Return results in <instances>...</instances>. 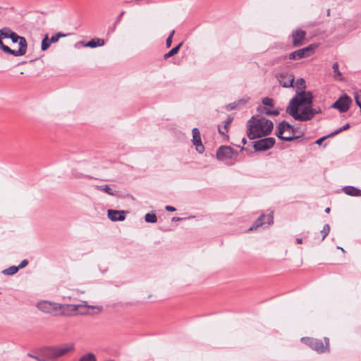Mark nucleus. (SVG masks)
Here are the masks:
<instances>
[{"label": "nucleus", "mask_w": 361, "mask_h": 361, "mask_svg": "<svg viewBox=\"0 0 361 361\" xmlns=\"http://www.w3.org/2000/svg\"><path fill=\"white\" fill-rule=\"evenodd\" d=\"M104 44V40L103 39L100 38H94L90 40L87 44L86 46L91 47V48H95L97 47H101Z\"/></svg>", "instance_id": "obj_21"}, {"label": "nucleus", "mask_w": 361, "mask_h": 361, "mask_svg": "<svg viewBox=\"0 0 361 361\" xmlns=\"http://www.w3.org/2000/svg\"><path fill=\"white\" fill-rule=\"evenodd\" d=\"M349 128H350V124L346 123L344 126H343L342 127L339 128L338 129H337L335 131L329 134V136H334L336 135H338V133H341L343 130L348 129Z\"/></svg>", "instance_id": "obj_34"}, {"label": "nucleus", "mask_w": 361, "mask_h": 361, "mask_svg": "<svg viewBox=\"0 0 361 361\" xmlns=\"http://www.w3.org/2000/svg\"><path fill=\"white\" fill-rule=\"evenodd\" d=\"M338 249H340V250H341L343 252H345V251H344V250H343V248H342V247H338Z\"/></svg>", "instance_id": "obj_52"}, {"label": "nucleus", "mask_w": 361, "mask_h": 361, "mask_svg": "<svg viewBox=\"0 0 361 361\" xmlns=\"http://www.w3.org/2000/svg\"><path fill=\"white\" fill-rule=\"evenodd\" d=\"M293 39L292 45L293 47H298L304 44L306 37V32L302 29H297L291 34Z\"/></svg>", "instance_id": "obj_13"}, {"label": "nucleus", "mask_w": 361, "mask_h": 361, "mask_svg": "<svg viewBox=\"0 0 361 361\" xmlns=\"http://www.w3.org/2000/svg\"><path fill=\"white\" fill-rule=\"evenodd\" d=\"M332 68L334 70V78L336 80H342V73H341V71H339V68H338V63L337 62H335L334 64H333V66H332Z\"/></svg>", "instance_id": "obj_25"}, {"label": "nucleus", "mask_w": 361, "mask_h": 361, "mask_svg": "<svg viewBox=\"0 0 361 361\" xmlns=\"http://www.w3.org/2000/svg\"><path fill=\"white\" fill-rule=\"evenodd\" d=\"M125 13H126L125 11H122V12L119 14V16H118V18H117V19H116V22H115V25H116V24H118V23H120V21L121 20L122 17H123V16L125 14Z\"/></svg>", "instance_id": "obj_43"}, {"label": "nucleus", "mask_w": 361, "mask_h": 361, "mask_svg": "<svg viewBox=\"0 0 361 361\" xmlns=\"http://www.w3.org/2000/svg\"><path fill=\"white\" fill-rule=\"evenodd\" d=\"M96 187L98 190L103 191L109 195H114V193L113 192L112 188L108 185L96 186Z\"/></svg>", "instance_id": "obj_29"}, {"label": "nucleus", "mask_w": 361, "mask_h": 361, "mask_svg": "<svg viewBox=\"0 0 361 361\" xmlns=\"http://www.w3.org/2000/svg\"><path fill=\"white\" fill-rule=\"evenodd\" d=\"M330 232V226L329 224H325L323 227V229L321 231L322 234V240H324L325 238L329 235Z\"/></svg>", "instance_id": "obj_35"}, {"label": "nucleus", "mask_w": 361, "mask_h": 361, "mask_svg": "<svg viewBox=\"0 0 361 361\" xmlns=\"http://www.w3.org/2000/svg\"><path fill=\"white\" fill-rule=\"evenodd\" d=\"M295 131L293 126L287 121H283L277 126L276 135L281 140L292 141L300 137L299 136L294 135Z\"/></svg>", "instance_id": "obj_3"}, {"label": "nucleus", "mask_w": 361, "mask_h": 361, "mask_svg": "<svg viewBox=\"0 0 361 361\" xmlns=\"http://www.w3.org/2000/svg\"><path fill=\"white\" fill-rule=\"evenodd\" d=\"M13 31H12L8 27H4L0 30V36L2 38H10L11 35H12Z\"/></svg>", "instance_id": "obj_26"}, {"label": "nucleus", "mask_w": 361, "mask_h": 361, "mask_svg": "<svg viewBox=\"0 0 361 361\" xmlns=\"http://www.w3.org/2000/svg\"><path fill=\"white\" fill-rule=\"evenodd\" d=\"M126 212L123 210H108V217L113 221H123L126 219Z\"/></svg>", "instance_id": "obj_17"}, {"label": "nucleus", "mask_w": 361, "mask_h": 361, "mask_svg": "<svg viewBox=\"0 0 361 361\" xmlns=\"http://www.w3.org/2000/svg\"><path fill=\"white\" fill-rule=\"evenodd\" d=\"M237 154V152L228 146H221L216 151V157L221 161L232 159L234 156L236 157Z\"/></svg>", "instance_id": "obj_10"}, {"label": "nucleus", "mask_w": 361, "mask_h": 361, "mask_svg": "<svg viewBox=\"0 0 361 361\" xmlns=\"http://www.w3.org/2000/svg\"><path fill=\"white\" fill-rule=\"evenodd\" d=\"M312 112L314 113V116L316 115V114H321L322 113V109L320 107H317V108H312Z\"/></svg>", "instance_id": "obj_42"}, {"label": "nucleus", "mask_w": 361, "mask_h": 361, "mask_svg": "<svg viewBox=\"0 0 361 361\" xmlns=\"http://www.w3.org/2000/svg\"><path fill=\"white\" fill-rule=\"evenodd\" d=\"M9 39H11L13 42H18L19 44V49L18 50L13 49L15 56H23L26 54L27 43L26 39L24 37L19 36L13 32Z\"/></svg>", "instance_id": "obj_5"}, {"label": "nucleus", "mask_w": 361, "mask_h": 361, "mask_svg": "<svg viewBox=\"0 0 361 361\" xmlns=\"http://www.w3.org/2000/svg\"><path fill=\"white\" fill-rule=\"evenodd\" d=\"M331 136H329L328 135H326V136H323L320 138H319L318 140H316L315 143L317 144V145H321L323 141H324L327 137H330Z\"/></svg>", "instance_id": "obj_40"}, {"label": "nucleus", "mask_w": 361, "mask_h": 361, "mask_svg": "<svg viewBox=\"0 0 361 361\" xmlns=\"http://www.w3.org/2000/svg\"><path fill=\"white\" fill-rule=\"evenodd\" d=\"M317 45L315 44H310L309 46L298 49L288 54V58L290 60H298L303 58L308 57L314 54Z\"/></svg>", "instance_id": "obj_4"}, {"label": "nucleus", "mask_w": 361, "mask_h": 361, "mask_svg": "<svg viewBox=\"0 0 361 361\" xmlns=\"http://www.w3.org/2000/svg\"><path fill=\"white\" fill-rule=\"evenodd\" d=\"M166 210L169 211V212H174L176 211V208L172 207V206H169V205H167L165 207Z\"/></svg>", "instance_id": "obj_46"}, {"label": "nucleus", "mask_w": 361, "mask_h": 361, "mask_svg": "<svg viewBox=\"0 0 361 361\" xmlns=\"http://www.w3.org/2000/svg\"><path fill=\"white\" fill-rule=\"evenodd\" d=\"M295 86L298 90H300V92L305 91V89L306 87V85L305 80L303 78L298 79L295 82Z\"/></svg>", "instance_id": "obj_31"}, {"label": "nucleus", "mask_w": 361, "mask_h": 361, "mask_svg": "<svg viewBox=\"0 0 361 361\" xmlns=\"http://www.w3.org/2000/svg\"><path fill=\"white\" fill-rule=\"evenodd\" d=\"M247 135L250 140L269 135L273 130V123L264 118L252 116L247 124Z\"/></svg>", "instance_id": "obj_2"}, {"label": "nucleus", "mask_w": 361, "mask_h": 361, "mask_svg": "<svg viewBox=\"0 0 361 361\" xmlns=\"http://www.w3.org/2000/svg\"><path fill=\"white\" fill-rule=\"evenodd\" d=\"M324 340L325 344L323 343L322 340L316 338H308L307 344L312 349L317 351L318 353H324L329 350V339L328 338H324Z\"/></svg>", "instance_id": "obj_6"}, {"label": "nucleus", "mask_w": 361, "mask_h": 361, "mask_svg": "<svg viewBox=\"0 0 361 361\" xmlns=\"http://www.w3.org/2000/svg\"><path fill=\"white\" fill-rule=\"evenodd\" d=\"M76 316L78 315H87L90 313L89 310L90 309L94 310V309H99L101 310V307L93 306V305H88L87 304V302L84 301L80 304L76 305Z\"/></svg>", "instance_id": "obj_16"}, {"label": "nucleus", "mask_w": 361, "mask_h": 361, "mask_svg": "<svg viewBox=\"0 0 361 361\" xmlns=\"http://www.w3.org/2000/svg\"><path fill=\"white\" fill-rule=\"evenodd\" d=\"M174 33H175V31L172 30L166 40V46L167 48H169L171 46L172 39H173Z\"/></svg>", "instance_id": "obj_37"}, {"label": "nucleus", "mask_w": 361, "mask_h": 361, "mask_svg": "<svg viewBox=\"0 0 361 361\" xmlns=\"http://www.w3.org/2000/svg\"><path fill=\"white\" fill-rule=\"evenodd\" d=\"M274 144V137H265L254 142L253 147L255 151H265L271 148Z\"/></svg>", "instance_id": "obj_9"}, {"label": "nucleus", "mask_w": 361, "mask_h": 361, "mask_svg": "<svg viewBox=\"0 0 361 361\" xmlns=\"http://www.w3.org/2000/svg\"><path fill=\"white\" fill-rule=\"evenodd\" d=\"M296 243H297L298 244H301V243H302V238H296Z\"/></svg>", "instance_id": "obj_47"}, {"label": "nucleus", "mask_w": 361, "mask_h": 361, "mask_svg": "<svg viewBox=\"0 0 361 361\" xmlns=\"http://www.w3.org/2000/svg\"><path fill=\"white\" fill-rule=\"evenodd\" d=\"M274 212L271 211L270 213L268 215L267 217V224L269 225H271L274 223V216H273Z\"/></svg>", "instance_id": "obj_39"}, {"label": "nucleus", "mask_w": 361, "mask_h": 361, "mask_svg": "<svg viewBox=\"0 0 361 361\" xmlns=\"http://www.w3.org/2000/svg\"><path fill=\"white\" fill-rule=\"evenodd\" d=\"M331 211V209L329 207H327L326 209H325V212L329 214Z\"/></svg>", "instance_id": "obj_49"}, {"label": "nucleus", "mask_w": 361, "mask_h": 361, "mask_svg": "<svg viewBox=\"0 0 361 361\" xmlns=\"http://www.w3.org/2000/svg\"><path fill=\"white\" fill-rule=\"evenodd\" d=\"M263 106L274 107V101L271 98L264 97L262 99Z\"/></svg>", "instance_id": "obj_36"}, {"label": "nucleus", "mask_w": 361, "mask_h": 361, "mask_svg": "<svg viewBox=\"0 0 361 361\" xmlns=\"http://www.w3.org/2000/svg\"><path fill=\"white\" fill-rule=\"evenodd\" d=\"M327 16H330V9H328L327 10Z\"/></svg>", "instance_id": "obj_50"}, {"label": "nucleus", "mask_w": 361, "mask_h": 361, "mask_svg": "<svg viewBox=\"0 0 361 361\" xmlns=\"http://www.w3.org/2000/svg\"><path fill=\"white\" fill-rule=\"evenodd\" d=\"M313 95L310 91L297 92L290 101L286 112L295 120L300 121H310L314 117L312 110Z\"/></svg>", "instance_id": "obj_1"}, {"label": "nucleus", "mask_w": 361, "mask_h": 361, "mask_svg": "<svg viewBox=\"0 0 361 361\" xmlns=\"http://www.w3.org/2000/svg\"><path fill=\"white\" fill-rule=\"evenodd\" d=\"M242 142H243V145H245L247 143V140L245 137L242 138Z\"/></svg>", "instance_id": "obj_48"}, {"label": "nucleus", "mask_w": 361, "mask_h": 361, "mask_svg": "<svg viewBox=\"0 0 361 361\" xmlns=\"http://www.w3.org/2000/svg\"><path fill=\"white\" fill-rule=\"evenodd\" d=\"M55 349V353L56 355V359L67 355L68 353L73 351L75 350V343H65L61 344L59 345H54Z\"/></svg>", "instance_id": "obj_12"}, {"label": "nucleus", "mask_w": 361, "mask_h": 361, "mask_svg": "<svg viewBox=\"0 0 361 361\" xmlns=\"http://www.w3.org/2000/svg\"><path fill=\"white\" fill-rule=\"evenodd\" d=\"M76 305L75 304H60L59 303L56 316L74 317L76 316Z\"/></svg>", "instance_id": "obj_8"}, {"label": "nucleus", "mask_w": 361, "mask_h": 361, "mask_svg": "<svg viewBox=\"0 0 361 361\" xmlns=\"http://www.w3.org/2000/svg\"><path fill=\"white\" fill-rule=\"evenodd\" d=\"M145 220L148 223H156L157 221V217L154 212H149L145 214Z\"/></svg>", "instance_id": "obj_27"}, {"label": "nucleus", "mask_w": 361, "mask_h": 361, "mask_svg": "<svg viewBox=\"0 0 361 361\" xmlns=\"http://www.w3.org/2000/svg\"><path fill=\"white\" fill-rule=\"evenodd\" d=\"M351 102L352 100L350 97L345 94L337 99L331 106L338 109L340 112L344 113L349 109Z\"/></svg>", "instance_id": "obj_11"}, {"label": "nucleus", "mask_w": 361, "mask_h": 361, "mask_svg": "<svg viewBox=\"0 0 361 361\" xmlns=\"http://www.w3.org/2000/svg\"><path fill=\"white\" fill-rule=\"evenodd\" d=\"M42 355L45 357L46 360H56V355L55 353L54 346H49L42 349Z\"/></svg>", "instance_id": "obj_18"}, {"label": "nucleus", "mask_w": 361, "mask_h": 361, "mask_svg": "<svg viewBox=\"0 0 361 361\" xmlns=\"http://www.w3.org/2000/svg\"><path fill=\"white\" fill-rule=\"evenodd\" d=\"M182 44H183V42H180L176 47L171 49L168 53H166L164 55V59H167L173 56V55L176 54L178 52V51L180 50V48L181 47Z\"/></svg>", "instance_id": "obj_22"}, {"label": "nucleus", "mask_w": 361, "mask_h": 361, "mask_svg": "<svg viewBox=\"0 0 361 361\" xmlns=\"http://www.w3.org/2000/svg\"><path fill=\"white\" fill-rule=\"evenodd\" d=\"M18 271V267L11 266L8 269L3 270L2 273L5 275H13Z\"/></svg>", "instance_id": "obj_30"}, {"label": "nucleus", "mask_w": 361, "mask_h": 361, "mask_svg": "<svg viewBox=\"0 0 361 361\" xmlns=\"http://www.w3.org/2000/svg\"><path fill=\"white\" fill-rule=\"evenodd\" d=\"M266 218V216L263 214L259 216V217L254 222L253 225L250 227V230L257 229L258 227L262 226L265 222L264 219Z\"/></svg>", "instance_id": "obj_23"}, {"label": "nucleus", "mask_w": 361, "mask_h": 361, "mask_svg": "<svg viewBox=\"0 0 361 361\" xmlns=\"http://www.w3.org/2000/svg\"><path fill=\"white\" fill-rule=\"evenodd\" d=\"M180 218H177V219H176L175 217L173 218V221H177V220H180Z\"/></svg>", "instance_id": "obj_51"}, {"label": "nucleus", "mask_w": 361, "mask_h": 361, "mask_svg": "<svg viewBox=\"0 0 361 361\" xmlns=\"http://www.w3.org/2000/svg\"><path fill=\"white\" fill-rule=\"evenodd\" d=\"M279 83L284 87H292L295 77L292 73L287 72L281 73L278 77Z\"/></svg>", "instance_id": "obj_14"}, {"label": "nucleus", "mask_w": 361, "mask_h": 361, "mask_svg": "<svg viewBox=\"0 0 361 361\" xmlns=\"http://www.w3.org/2000/svg\"><path fill=\"white\" fill-rule=\"evenodd\" d=\"M290 133V130H286L285 133Z\"/></svg>", "instance_id": "obj_53"}, {"label": "nucleus", "mask_w": 361, "mask_h": 361, "mask_svg": "<svg viewBox=\"0 0 361 361\" xmlns=\"http://www.w3.org/2000/svg\"><path fill=\"white\" fill-rule=\"evenodd\" d=\"M51 42L49 39L48 35H46L45 37L42 41L41 49L42 51L47 50L51 45Z\"/></svg>", "instance_id": "obj_28"}, {"label": "nucleus", "mask_w": 361, "mask_h": 361, "mask_svg": "<svg viewBox=\"0 0 361 361\" xmlns=\"http://www.w3.org/2000/svg\"><path fill=\"white\" fill-rule=\"evenodd\" d=\"M58 306L59 303L47 300H42L37 304V307L40 311L47 314H51L54 316H56Z\"/></svg>", "instance_id": "obj_7"}, {"label": "nucleus", "mask_w": 361, "mask_h": 361, "mask_svg": "<svg viewBox=\"0 0 361 361\" xmlns=\"http://www.w3.org/2000/svg\"><path fill=\"white\" fill-rule=\"evenodd\" d=\"M271 107L268 106H259L258 107V111L260 114H264L268 116H277L279 114V110H271Z\"/></svg>", "instance_id": "obj_20"}, {"label": "nucleus", "mask_w": 361, "mask_h": 361, "mask_svg": "<svg viewBox=\"0 0 361 361\" xmlns=\"http://www.w3.org/2000/svg\"><path fill=\"white\" fill-rule=\"evenodd\" d=\"M232 121H233V118L228 116L226 120L224 121V128L226 130V132H228V127L231 125V123H232Z\"/></svg>", "instance_id": "obj_38"}, {"label": "nucleus", "mask_w": 361, "mask_h": 361, "mask_svg": "<svg viewBox=\"0 0 361 361\" xmlns=\"http://www.w3.org/2000/svg\"><path fill=\"white\" fill-rule=\"evenodd\" d=\"M1 37L0 36V48L5 52L14 56L13 49H11L8 46L4 44Z\"/></svg>", "instance_id": "obj_32"}, {"label": "nucleus", "mask_w": 361, "mask_h": 361, "mask_svg": "<svg viewBox=\"0 0 361 361\" xmlns=\"http://www.w3.org/2000/svg\"><path fill=\"white\" fill-rule=\"evenodd\" d=\"M343 191L348 195L350 196H361V190L354 187V186H345L343 188Z\"/></svg>", "instance_id": "obj_19"}, {"label": "nucleus", "mask_w": 361, "mask_h": 361, "mask_svg": "<svg viewBox=\"0 0 361 361\" xmlns=\"http://www.w3.org/2000/svg\"><path fill=\"white\" fill-rule=\"evenodd\" d=\"M78 361H97V357L93 353H87L82 355Z\"/></svg>", "instance_id": "obj_24"}, {"label": "nucleus", "mask_w": 361, "mask_h": 361, "mask_svg": "<svg viewBox=\"0 0 361 361\" xmlns=\"http://www.w3.org/2000/svg\"><path fill=\"white\" fill-rule=\"evenodd\" d=\"M28 264V261L27 259H24L23 260L20 264L17 267H18V270L20 269H22V268H24L25 267H26L27 265Z\"/></svg>", "instance_id": "obj_41"}, {"label": "nucleus", "mask_w": 361, "mask_h": 361, "mask_svg": "<svg viewBox=\"0 0 361 361\" xmlns=\"http://www.w3.org/2000/svg\"><path fill=\"white\" fill-rule=\"evenodd\" d=\"M29 356L35 358V360H37V361H46L45 358H42L41 357H39V356H34V355H32L30 354H28Z\"/></svg>", "instance_id": "obj_45"}, {"label": "nucleus", "mask_w": 361, "mask_h": 361, "mask_svg": "<svg viewBox=\"0 0 361 361\" xmlns=\"http://www.w3.org/2000/svg\"><path fill=\"white\" fill-rule=\"evenodd\" d=\"M192 144L196 147V150L202 154L204 151V147L202 143L200 132L197 128H194L192 130Z\"/></svg>", "instance_id": "obj_15"}, {"label": "nucleus", "mask_w": 361, "mask_h": 361, "mask_svg": "<svg viewBox=\"0 0 361 361\" xmlns=\"http://www.w3.org/2000/svg\"><path fill=\"white\" fill-rule=\"evenodd\" d=\"M67 35H68V34H64V33H62V32H57L54 35H52L51 37L49 39H50L51 43H55V42H58L59 39L61 37H66Z\"/></svg>", "instance_id": "obj_33"}, {"label": "nucleus", "mask_w": 361, "mask_h": 361, "mask_svg": "<svg viewBox=\"0 0 361 361\" xmlns=\"http://www.w3.org/2000/svg\"><path fill=\"white\" fill-rule=\"evenodd\" d=\"M218 130H219V132L220 134H221L222 135H226V137H228V135H226L227 132H226L224 128L222 129V128L220 126H218Z\"/></svg>", "instance_id": "obj_44"}]
</instances>
